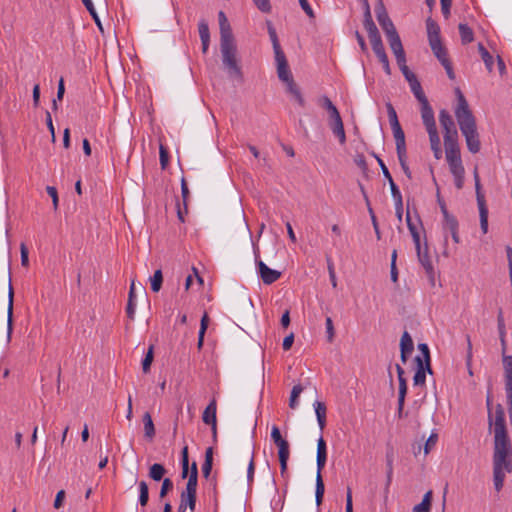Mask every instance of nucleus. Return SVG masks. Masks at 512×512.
Listing matches in <instances>:
<instances>
[{
  "mask_svg": "<svg viewBox=\"0 0 512 512\" xmlns=\"http://www.w3.org/2000/svg\"><path fill=\"white\" fill-rule=\"evenodd\" d=\"M13 299H14V291L11 285V281H9V291H8V320H7V338L11 339V334L13 330Z\"/></svg>",
  "mask_w": 512,
  "mask_h": 512,
  "instance_id": "nucleus-23",
  "label": "nucleus"
},
{
  "mask_svg": "<svg viewBox=\"0 0 512 512\" xmlns=\"http://www.w3.org/2000/svg\"><path fill=\"white\" fill-rule=\"evenodd\" d=\"M316 459L327 460V446L322 436L317 441V455Z\"/></svg>",
  "mask_w": 512,
  "mask_h": 512,
  "instance_id": "nucleus-53",
  "label": "nucleus"
},
{
  "mask_svg": "<svg viewBox=\"0 0 512 512\" xmlns=\"http://www.w3.org/2000/svg\"><path fill=\"white\" fill-rule=\"evenodd\" d=\"M431 502H432V491L430 490L425 493L421 503H419L413 507L412 512H430Z\"/></svg>",
  "mask_w": 512,
  "mask_h": 512,
  "instance_id": "nucleus-31",
  "label": "nucleus"
},
{
  "mask_svg": "<svg viewBox=\"0 0 512 512\" xmlns=\"http://www.w3.org/2000/svg\"><path fill=\"white\" fill-rule=\"evenodd\" d=\"M267 29H268V34H269L270 40L272 42L274 54H276L278 52H283V50L281 49L279 40H278L276 30L270 21H267Z\"/></svg>",
  "mask_w": 512,
  "mask_h": 512,
  "instance_id": "nucleus-42",
  "label": "nucleus"
},
{
  "mask_svg": "<svg viewBox=\"0 0 512 512\" xmlns=\"http://www.w3.org/2000/svg\"><path fill=\"white\" fill-rule=\"evenodd\" d=\"M363 25L368 33L369 40H372L373 38L380 36L378 28L376 27V25L372 19L370 5H367V7L364 8Z\"/></svg>",
  "mask_w": 512,
  "mask_h": 512,
  "instance_id": "nucleus-18",
  "label": "nucleus"
},
{
  "mask_svg": "<svg viewBox=\"0 0 512 512\" xmlns=\"http://www.w3.org/2000/svg\"><path fill=\"white\" fill-rule=\"evenodd\" d=\"M397 64L408 83L417 79L416 75L406 65V59H403V62H397Z\"/></svg>",
  "mask_w": 512,
  "mask_h": 512,
  "instance_id": "nucleus-55",
  "label": "nucleus"
},
{
  "mask_svg": "<svg viewBox=\"0 0 512 512\" xmlns=\"http://www.w3.org/2000/svg\"><path fill=\"white\" fill-rule=\"evenodd\" d=\"M216 411H217L216 400L213 399L208 404V406L205 408L203 415H202L203 422L207 425L212 426V430H213L214 434H216V424H217Z\"/></svg>",
  "mask_w": 512,
  "mask_h": 512,
  "instance_id": "nucleus-16",
  "label": "nucleus"
},
{
  "mask_svg": "<svg viewBox=\"0 0 512 512\" xmlns=\"http://www.w3.org/2000/svg\"><path fill=\"white\" fill-rule=\"evenodd\" d=\"M474 180H475V192H476L477 205H478V207L487 206L485 196L482 192L480 177H479L477 169L474 170Z\"/></svg>",
  "mask_w": 512,
  "mask_h": 512,
  "instance_id": "nucleus-35",
  "label": "nucleus"
},
{
  "mask_svg": "<svg viewBox=\"0 0 512 512\" xmlns=\"http://www.w3.org/2000/svg\"><path fill=\"white\" fill-rule=\"evenodd\" d=\"M426 27L429 45L441 42L440 27L432 18L426 20Z\"/></svg>",
  "mask_w": 512,
  "mask_h": 512,
  "instance_id": "nucleus-22",
  "label": "nucleus"
},
{
  "mask_svg": "<svg viewBox=\"0 0 512 512\" xmlns=\"http://www.w3.org/2000/svg\"><path fill=\"white\" fill-rule=\"evenodd\" d=\"M196 498L197 495L182 492L177 512H186L187 508H189L191 512H194L196 507Z\"/></svg>",
  "mask_w": 512,
  "mask_h": 512,
  "instance_id": "nucleus-21",
  "label": "nucleus"
},
{
  "mask_svg": "<svg viewBox=\"0 0 512 512\" xmlns=\"http://www.w3.org/2000/svg\"><path fill=\"white\" fill-rule=\"evenodd\" d=\"M431 50L439 62L443 65L444 63L450 62L446 48L442 42L430 44Z\"/></svg>",
  "mask_w": 512,
  "mask_h": 512,
  "instance_id": "nucleus-28",
  "label": "nucleus"
},
{
  "mask_svg": "<svg viewBox=\"0 0 512 512\" xmlns=\"http://www.w3.org/2000/svg\"><path fill=\"white\" fill-rule=\"evenodd\" d=\"M450 172L454 177V184L455 187L460 190L464 186V175H465V169L464 166H458L456 168H450Z\"/></svg>",
  "mask_w": 512,
  "mask_h": 512,
  "instance_id": "nucleus-36",
  "label": "nucleus"
},
{
  "mask_svg": "<svg viewBox=\"0 0 512 512\" xmlns=\"http://www.w3.org/2000/svg\"><path fill=\"white\" fill-rule=\"evenodd\" d=\"M458 29L462 44L466 45L473 42L474 33L473 30L467 24L460 23Z\"/></svg>",
  "mask_w": 512,
  "mask_h": 512,
  "instance_id": "nucleus-32",
  "label": "nucleus"
},
{
  "mask_svg": "<svg viewBox=\"0 0 512 512\" xmlns=\"http://www.w3.org/2000/svg\"><path fill=\"white\" fill-rule=\"evenodd\" d=\"M386 108H387L388 118H389L391 127L394 125L400 124L398 121L397 113H396L393 105L391 103H387Z\"/></svg>",
  "mask_w": 512,
  "mask_h": 512,
  "instance_id": "nucleus-60",
  "label": "nucleus"
},
{
  "mask_svg": "<svg viewBox=\"0 0 512 512\" xmlns=\"http://www.w3.org/2000/svg\"><path fill=\"white\" fill-rule=\"evenodd\" d=\"M173 489V482L170 478H164L159 492V497L164 498Z\"/></svg>",
  "mask_w": 512,
  "mask_h": 512,
  "instance_id": "nucleus-58",
  "label": "nucleus"
},
{
  "mask_svg": "<svg viewBox=\"0 0 512 512\" xmlns=\"http://www.w3.org/2000/svg\"><path fill=\"white\" fill-rule=\"evenodd\" d=\"M479 209V218H480V228L483 234L488 232V208L487 206L478 207Z\"/></svg>",
  "mask_w": 512,
  "mask_h": 512,
  "instance_id": "nucleus-49",
  "label": "nucleus"
},
{
  "mask_svg": "<svg viewBox=\"0 0 512 512\" xmlns=\"http://www.w3.org/2000/svg\"><path fill=\"white\" fill-rule=\"evenodd\" d=\"M446 160L450 168L463 166L458 138L444 140Z\"/></svg>",
  "mask_w": 512,
  "mask_h": 512,
  "instance_id": "nucleus-5",
  "label": "nucleus"
},
{
  "mask_svg": "<svg viewBox=\"0 0 512 512\" xmlns=\"http://www.w3.org/2000/svg\"><path fill=\"white\" fill-rule=\"evenodd\" d=\"M414 350V343L411 335L404 331L400 340V358L403 363L407 362L408 356Z\"/></svg>",
  "mask_w": 512,
  "mask_h": 512,
  "instance_id": "nucleus-15",
  "label": "nucleus"
},
{
  "mask_svg": "<svg viewBox=\"0 0 512 512\" xmlns=\"http://www.w3.org/2000/svg\"><path fill=\"white\" fill-rule=\"evenodd\" d=\"M222 62L231 77L242 79L241 68L236 59V45L234 38L220 39Z\"/></svg>",
  "mask_w": 512,
  "mask_h": 512,
  "instance_id": "nucleus-3",
  "label": "nucleus"
},
{
  "mask_svg": "<svg viewBox=\"0 0 512 512\" xmlns=\"http://www.w3.org/2000/svg\"><path fill=\"white\" fill-rule=\"evenodd\" d=\"M396 371L399 381L397 416L399 419H401L404 417L403 410L405 404V397L407 394V382L404 377V369L399 364H396Z\"/></svg>",
  "mask_w": 512,
  "mask_h": 512,
  "instance_id": "nucleus-8",
  "label": "nucleus"
},
{
  "mask_svg": "<svg viewBox=\"0 0 512 512\" xmlns=\"http://www.w3.org/2000/svg\"><path fill=\"white\" fill-rule=\"evenodd\" d=\"M320 101L322 107L325 108L329 114V120L340 116L337 107L332 103V101L327 96H323Z\"/></svg>",
  "mask_w": 512,
  "mask_h": 512,
  "instance_id": "nucleus-40",
  "label": "nucleus"
},
{
  "mask_svg": "<svg viewBox=\"0 0 512 512\" xmlns=\"http://www.w3.org/2000/svg\"><path fill=\"white\" fill-rule=\"evenodd\" d=\"M213 465V448L208 447L205 451V460L202 465L203 476L207 479L210 476Z\"/></svg>",
  "mask_w": 512,
  "mask_h": 512,
  "instance_id": "nucleus-33",
  "label": "nucleus"
},
{
  "mask_svg": "<svg viewBox=\"0 0 512 512\" xmlns=\"http://www.w3.org/2000/svg\"><path fill=\"white\" fill-rule=\"evenodd\" d=\"M273 442L278 447L279 458H282L283 456H290V445L286 439L281 437Z\"/></svg>",
  "mask_w": 512,
  "mask_h": 512,
  "instance_id": "nucleus-47",
  "label": "nucleus"
},
{
  "mask_svg": "<svg viewBox=\"0 0 512 512\" xmlns=\"http://www.w3.org/2000/svg\"><path fill=\"white\" fill-rule=\"evenodd\" d=\"M138 491V503L142 508H144L147 506L149 501V488L146 481L142 480L138 482Z\"/></svg>",
  "mask_w": 512,
  "mask_h": 512,
  "instance_id": "nucleus-30",
  "label": "nucleus"
},
{
  "mask_svg": "<svg viewBox=\"0 0 512 512\" xmlns=\"http://www.w3.org/2000/svg\"><path fill=\"white\" fill-rule=\"evenodd\" d=\"M421 104V118L428 135L438 134L434 112L428 100Z\"/></svg>",
  "mask_w": 512,
  "mask_h": 512,
  "instance_id": "nucleus-7",
  "label": "nucleus"
},
{
  "mask_svg": "<svg viewBox=\"0 0 512 512\" xmlns=\"http://www.w3.org/2000/svg\"><path fill=\"white\" fill-rule=\"evenodd\" d=\"M326 461L327 460L316 459L317 474H316L315 501H316L317 506L321 505V503L323 501V497H324L325 485H324V482L322 479L321 471L325 467Z\"/></svg>",
  "mask_w": 512,
  "mask_h": 512,
  "instance_id": "nucleus-12",
  "label": "nucleus"
},
{
  "mask_svg": "<svg viewBox=\"0 0 512 512\" xmlns=\"http://www.w3.org/2000/svg\"><path fill=\"white\" fill-rule=\"evenodd\" d=\"M416 372L413 377V384L415 386H424L426 382V373L432 374L431 363L421 362V357H415Z\"/></svg>",
  "mask_w": 512,
  "mask_h": 512,
  "instance_id": "nucleus-10",
  "label": "nucleus"
},
{
  "mask_svg": "<svg viewBox=\"0 0 512 512\" xmlns=\"http://www.w3.org/2000/svg\"><path fill=\"white\" fill-rule=\"evenodd\" d=\"M275 61L277 64V75L278 78L288 85L293 82V77L289 69V65L284 52H278L275 54Z\"/></svg>",
  "mask_w": 512,
  "mask_h": 512,
  "instance_id": "nucleus-9",
  "label": "nucleus"
},
{
  "mask_svg": "<svg viewBox=\"0 0 512 512\" xmlns=\"http://www.w3.org/2000/svg\"><path fill=\"white\" fill-rule=\"evenodd\" d=\"M166 469L162 464L154 463L149 468V477L154 481L163 480L164 475L166 474Z\"/></svg>",
  "mask_w": 512,
  "mask_h": 512,
  "instance_id": "nucleus-34",
  "label": "nucleus"
},
{
  "mask_svg": "<svg viewBox=\"0 0 512 512\" xmlns=\"http://www.w3.org/2000/svg\"><path fill=\"white\" fill-rule=\"evenodd\" d=\"M429 141L434 157L440 159L442 157V149L439 134L430 135Z\"/></svg>",
  "mask_w": 512,
  "mask_h": 512,
  "instance_id": "nucleus-44",
  "label": "nucleus"
},
{
  "mask_svg": "<svg viewBox=\"0 0 512 512\" xmlns=\"http://www.w3.org/2000/svg\"><path fill=\"white\" fill-rule=\"evenodd\" d=\"M492 427L494 432L493 482L495 490L499 492L503 488L506 473L512 471V445L507 433L505 412L500 404L496 406L494 420L489 414V428Z\"/></svg>",
  "mask_w": 512,
  "mask_h": 512,
  "instance_id": "nucleus-1",
  "label": "nucleus"
},
{
  "mask_svg": "<svg viewBox=\"0 0 512 512\" xmlns=\"http://www.w3.org/2000/svg\"><path fill=\"white\" fill-rule=\"evenodd\" d=\"M273 442L278 447L279 458H282L283 456H290V445L286 439L281 437Z\"/></svg>",
  "mask_w": 512,
  "mask_h": 512,
  "instance_id": "nucleus-46",
  "label": "nucleus"
},
{
  "mask_svg": "<svg viewBox=\"0 0 512 512\" xmlns=\"http://www.w3.org/2000/svg\"><path fill=\"white\" fill-rule=\"evenodd\" d=\"M418 349L421 352V362L430 363L431 359L428 345L425 343H420L418 345Z\"/></svg>",
  "mask_w": 512,
  "mask_h": 512,
  "instance_id": "nucleus-62",
  "label": "nucleus"
},
{
  "mask_svg": "<svg viewBox=\"0 0 512 512\" xmlns=\"http://www.w3.org/2000/svg\"><path fill=\"white\" fill-rule=\"evenodd\" d=\"M388 182L390 185L392 197L395 202V206H400L401 201H403L401 192H400L399 188L397 187V185L395 184L393 178L389 179Z\"/></svg>",
  "mask_w": 512,
  "mask_h": 512,
  "instance_id": "nucleus-52",
  "label": "nucleus"
},
{
  "mask_svg": "<svg viewBox=\"0 0 512 512\" xmlns=\"http://www.w3.org/2000/svg\"><path fill=\"white\" fill-rule=\"evenodd\" d=\"M256 265L258 268V273L263 283L266 285H270L276 282L281 277V272L269 268L263 261H256Z\"/></svg>",
  "mask_w": 512,
  "mask_h": 512,
  "instance_id": "nucleus-11",
  "label": "nucleus"
},
{
  "mask_svg": "<svg viewBox=\"0 0 512 512\" xmlns=\"http://www.w3.org/2000/svg\"><path fill=\"white\" fill-rule=\"evenodd\" d=\"M458 104L455 109L461 133L465 137L468 150L475 154L480 151L479 133L477 131L476 120L472 111L469 109L468 102L459 88L456 89Z\"/></svg>",
  "mask_w": 512,
  "mask_h": 512,
  "instance_id": "nucleus-2",
  "label": "nucleus"
},
{
  "mask_svg": "<svg viewBox=\"0 0 512 512\" xmlns=\"http://www.w3.org/2000/svg\"><path fill=\"white\" fill-rule=\"evenodd\" d=\"M153 346H150L143 361H142V370L144 373L149 372L152 361H153Z\"/></svg>",
  "mask_w": 512,
  "mask_h": 512,
  "instance_id": "nucleus-57",
  "label": "nucleus"
},
{
  "mask_svg": "<svg viewBox=\"0 0 512 512\" xmlns=\"http://www.w3.org/2000/svg\"><path fill=\"white\" fill-rule=\"evenodd\" d=\"M377 21L381 28L383 29L385 35L392 34L394 32H397L392 20L390 19L389 15H382V17L377 18Z\"/></svg>",
  "mask_w": 512,
  "mask_h": 512,
  "instance_id": "nucleus-38",
  "label": "nucleus"
},
{
  "mask_svg": "<svg viewBox=\"0 0 512 512\" xmlns=\"http://www.w3.org/2000/svg\"><path fill=\"white\" fill-rule=\"evenodd\" d=\"M501 346L503 350V368H504V379H505V392L508 404V412L512 417V356L505 355L506 340L505 336H499Z\"/></svg>",
  "mask_w": 512,
  "mask_h": 512,
  "instance_id": "nucleus-4",
  "label": "nucleus"
},
{
  "mask_svg": "<svg viewBox=\"0 0 512 512\" xmlns=\"http://www.w3.org/2000/svg\"><path fill=\"white\" fill-rule=\"evenodd\" d=\"M392 131H393V135H394V138H395V142H396V148L398 147H405L406 146V143H405V134L401 128V125L400 124H397V125H394L391 127Z\"/></svg>",
  "mask_w": 512,
  "mask_h": 512,
  "instance_id": "nucleus-48",
  "label": "nucleus"
},
{
  "mask_svg": "<svg viewBox=\"0 0 512 512\" xmlns=\"http://www.w3.org/2000/svg\"><path fill=\"white\" fill-rule=\"evenodd\" d=\"M219 26H220V39L234 38L232 29L223 11L218 13Z\"/></svg>",
  "mask_w": 512,
  "mask_h": 512,
  "instance_id": "nucleus-24",
  "label": "nucleus"
},
{
  "mask_svg": "<svg viewBox=\"0 0 512 512\" xmlns=\"http://www.w3.org/2000/svg\"><path fill=\"white\" fill-rule=\"evenodd\" d=\"M409 86L415 98L420 103L428 100L418 79L409 82Z\"/></svg>",
  "mask_w": 512,
  "mask_h": 512,
  "instance_id": "nucleus-39",
  "label": "nucleus"
},
{
  "mask_svg": "<svg viewBox=\"0 0 512 512\" xmlns=\"http://www.w3.org/2000/svg\"><path fill=\"white\" fill-rule=\"evenodd\" d=\"M439 122L444 132V140L458 138V132L454 120L446 109L439 112Z\"/></svg>",
  "mask_w": 512,
  "mask_h": 512,
  "instance_id": "nucleus-6",
  "label": "nucleus"
},
{
  "mask_svg": "<svg viewBox=\"0 0 512 512\" xmlns=\"http://www.w3.org/2000/svg\"><path fill=\"white\" fill-rule=\"evenodd\" d=\"M198 477L189 475L184 493L197 495Z\"/></svg>",
  "mask_w": 512,
  "mask_h": 512,
  "instance_id": "nucleus-56",
  "label": "nucleus"
},
{
  "mask_svg": "<svg viewBox=\"0 0 512 512\" xmlns=\"http://www.w3.org/2000/svg\"><path fill=\"white\" fill-rule=\"evenodd\" d=\"M287 91L293 96V98L295 99V101L301 106V107H304L305 106V100L301 94V91L299 89V87L296 85V83L293 81V82H290L288 85H287Z\"/></svg>",
  "mask_w": 512,
  "mask_h": 512,
  "instance_id": "nucleus-43",
  "label": "nucleus"
},
{
  "mask_svg": "<svg viewBox=\"0 0 512 512\" xmlns=\"http://www.w3.org/2000/svg\"><path fill=\"white\" fill-rule=\"evenodd\" d=\"M363 25L368 33L369 40H372L373 38L380 36L378 28L376 27V25L372 19L370 5H367V7L364 8Z\"/></svg>",
  "mask_w": 512,
  "mask_h": 512,
  "instance_id": "nucleus-19",
  "label": "nucleus"
},
{
  "mask_svg": "<svg viewBox=\"0 0 512 512\" xmlns=\"http://www.w3.org/2000/svg\"><path fill=\"white\" fill-rule=\"evenodd\" d=\"M313 406L315 409L319 428L321 431H323L326 426V406L323 402L320 401H315Z\"/></svg>",
  "mask_w": 512,
  "mask_h": 512,
  "instance_id": "nucleus-27",
  "label": "nucleus"
},
{
  "mask_svg": "<svg viewBox=\"0 0 512 512\" xmlns=\"http://www.w3.org/2000/svg\"><path fill=\"white\" fill-rule=\"evenodd\" d=\"M478 51L481 54V58L484 61L487 70L492 72L494 65V59L492 55L488 52L482 43L478 44Z\"/></svg>",
  "mask_w": 512,
  "mask_h": 512,
  "instance_id": "nucleus-41",
  "label": "nucleus"
},
{
  "mask_svg": "<svg viewBox=\"0 0 512 512\" xmlns=\"http://www.w3.org/2000/svg\"><path fill=\"white\" fill-rule=\"evenodd\" d=\"M198 32L202 44V52L207 53L210 44L209 26L205 19H201L198 24Z\"/></svg>",
  "mask_w": 512,
  "mask_h": 512,
  "instance_id": "nucleus-20",
  "label": "nucleus"
},
{
  "mask_svg": "<svg viewBox=\"0 0 512 512\" xmlns=\"http://www.w3.org/2000/svg\"><path fill=\"white\" fill-rule=\"evenodd\" d=\"M159 153H160V165H161V168L164 170L167 168L168 163H169V153L163 145H160Z\"/></svg>",
  "mask_w": 512,
  "mask_h": 512,
  "instance_id": "nucleus-63",
  "label": "nucleus"
},
{
  "mask_svg": "<svg viewBox=\"0 0 512 512\" xmlns=\"http://www.w3.org/2000/svg\"><path fill=\"white\" fill-rule=\"evenodd\" d=\"M136 310V296H135V283L132 281L129 289L128 302L126 306V313L130 320H134Z\"/></svg>",
  "mask_w": 512,
  "mask_h": 512,
  "instance_id": "nucleus-25",
  "label": "nucleus"
},
{
  "mask_svg": "<svg viewBox=\"0 0 512 512\" xmlns=\"http://www.w3.org/2000/svg\"><path fill=\"white\" fill-rule=\"evenodd\" d=\"M363 25L368 33L369 40H372L373 38L380 36L378 28L376 27V25L372 19L370 5H367V7L364 8Z\"/></svg>",
  "mask_w": 512,
  "mask_h": 512,
  "instance_id": "nucleus-17",
  "label": "nucleus"
},
{
  "mask_svg": "<svg viewBox=\"0 0 512 512\" xmlns=\"http://www.w3.org/2000/svg\"><path fill=\"white\" fill-rule=\"evenodd\" d=\"M254 448L252 449L251 451V457H250V461H249V464H248V469H247V481L248 483H252L253 482V478H254V472H255V462H254Z\"/></svg>",
  "mask_w": 512,
  "mask_h": 512,
  "instance_id": "nucleus-61",
  "label": "nucleus"
},
{
  "mask_svg": "<svg viewBox=\"0 0 512 512\" xmlns=\"http://www.w3.org/2000/svg\"><path fill=\"white\" fill-rule=\"evenodd\" d=\"M84 6L86 7V9L88 10V12L90 13L91 17L93 18L95 24L97 25L99 31L103 34L104 33V28L102 26V23H101V20L96 12V9L94 7V4L92 2V0H82Z\"/></svg>",
  "mask_w": 512,
  "mask_h": 512,
  "instance_id": "nucleus-37",
  "label": "nucleus"
},
{
  "mask_svg": "<svg viewBox=\"0 0 512 512\" xmlns=\"http://www.w3.org/2000/svg\"><path fill=\"white\" fill-rule=\"evenodd\" d=\"M142 420L144 424V435L147 439L152 440L155 437L156 431L151 414L145 412Z\"/></svg>",
  "mask_w": 512,
  "mask_h": 512,
  "instance_id": "nucleus-29",
  "label": "nucleus"
},
{
  "mask_svg": "<svg viewBox=\"0 0 512 512\" xmlns=\"http://www.w3.org/2000/svg\"><path fill=\"white\" fill-rule=\"evenodd\" d=\"M253 3L263 13H269L271 11V4L269 0H253Z\"/></svg>",
  "mask_w": 512,
  "mask_h": 512,
  "instance_id": "nucleus-64",
  "label": "nucleus"
},
{
  "mask_svg": "<svg viewBox=\"0 0 512 512\" xmlns=\"http://www.w3.org/2000/svg\"><path fill=\"white\" fill-rule=\"evenodd\" d=\"M370 43L372 46V50L376 56H380L386 53L381 36L373 38L372 40H370Z\"/></svg>",
  "mask_w": 512,
  "mask_h": 512,
  "instance_id": "nucleus-54",
  "label": "nucleus"
},
{
  "mask_svg": "<svg viewBox=\"0 0 512 512\" xmlns=\"http://www.w3.org/2000/svg\"><path fill=\"white\" fill-rule=\"evenodd\" d=\"M303 391V387L301 384H297V385H294L292 390H291V394H290V399H289V407L291 409H295L297 406H298V397L299 395L302 393Z\"/></svg>",
  "mask_w": 512,
  "mask_h": 512,
  "instance_id": "nucleus-51",
  "label": "nucleus"
},
{
  "mask_svg": "<svg viewBox=\"0 0 512 512\" xmlns=\"http://www.w3.org/2000/svg\"><path fill=\"white\" fill-rule=\"evenodd\" d=\"M386 37L389 42L390 48L395 55L396 61L403 62V59H406V56L398 32L389 34Z\"/></svg>",
  "mask_w": 512,
  "mask_h": 512,
  "instance_id": "nucleus-14",
  "label": "nucleus"
},
{
  "mask_svg": "<svg viewBox=\"0 0 512 512\" xmlns=\"http://www.w3.org/2000/svg\"><path fill=\"white\" fill-rule=\"evenodd\" d=\"M163 283V274L161 269L154 272L153 276L150 277L151 290L155 293L159 292Z\"/></svg>",
  "mask_w": 512,
  "mask_h": 512,
  "instance_id": "nucleus-45",
  "label": "nucleus"
},
{
  "mask_svg": "<svg viewBox=\"0 0 512 512\" xmlns=\"http://www.w3.org/2000/svg\"><path fill=\"white\" fill-rule=\"evenodd\" d=\"M417 256H418V260H419L420 264L422 265V267L424 268L431 284L434 285L435 271H434L432 261L428 255V248L426 245H425L424 249L417 250Z\"/></svg>",
  "mask_w": 512,
  "mask_h": 512,
  "instance_id": "nucleus-13",
  "label": "nucleus"
},
{
  "mask_svg": "<svg viewBox=\"0 0 512 512\" xmlns=\"http://www.w3.org/2000/svg\"><path fill=\"white\" fill-rule=\"evenodd\" d=\"M189 189L185 178L181 179V195L183 199L184 211L178 206L177 215L180 221H184V213H187V201L189 198Z\"/></svg>",
  "mask_w": 512,
  "mask_h": 512,
  "instance_id": "nucleus-26",
  "label": "nucleus"
},
{
  "mask_svg": "<svg viewBox=\"0 0 512 512\" xmlns=\"http://www.w3.org/2000/svg\"><path fill=\"white\" fill-rule=\"evenodd\" d=\"M325 326H326L327 341L329 343H332L334 340V336H335V330H334V325H333V321H332L331 317H326Z\"/></svg>",
  "mask_w": 512,
  "mask_h": 512,
  "instance_id": "nucleus-59",
  "label": "nucleus"
},
{
  "mask_svg": "<svg viewBox=\"0 0 512 512\" xmlns=\"http://www.w3.org/2000/svg\"><path fill=\"white\" fill-rule=\"evenodd\" d=\"M393 461H394V456H393V452H387L386 453V467H387V480H386V489H388V487L390 486L391 484V481H392V475H393Z\"/></svg>",
  "mask_w": 512,
  "mask_h": 512,
  "instance_id": "nucleus-50",
  "label": "nucleus"
}]
</instances>
